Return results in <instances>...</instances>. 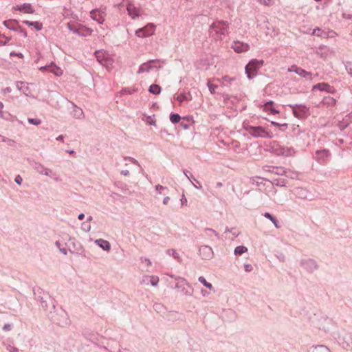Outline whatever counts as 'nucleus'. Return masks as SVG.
<instances>
[{"label":"nucleus","instance_id":"obj_16","mask_svg":"<svg viewBox=\"0 0 352 352\" xmlns=\"http://www.w3.org/2000/svg\"><path fill=\"white\" fill-rule=\"evenodd\" d=\"M32 167L38 173L41 175L50 176V173H52V170L50 168L45 167L42 164L39 162H34Z\"/></svg>","mask_w":352,"mask_h":352},{"label":"nucleus","instance_id":"obj_3","mask_svg":"<svg viewBox=\"0 0 352 352\" xmlns=\"http://www.w3.org/2000/svg\"><path fill=\"white\" fill-rule=\"evenodd\" d=\"M243 129L254 138H272L273 137L271 132L265 131L261 126H252L243 124Z\"/></svg>","mask_w":352,"mask_h":352},{"label":"nucleus","instance_id":"obj_10","mask_svg":"<svg viewBox=\"0 0 352 352\" xmlns=\"http://www.w3.org/2000/svg\"><path fill=\"white\" fill-rule=\"evenodd\" d=\"M275 153L278 155L290 157L295 154L296 151L292 146H278L276 148H275Z\"/></svg>","mask_w":352,"mask_h":352},{"label":"nucleus","instance_id":"obj_23","mask_svg":"<svg viewBox=\"0 0 352 352\" xmlns=\"http://www.w3.org/2000/svg\"><path fill=\"white\" fill-rule=\"evenodd\" d=\"M295 73L305 79L312 80V74L302 68H296Z\"/></svg>","mask_w":352,"mask_h":352},{"label":"nucleus","instance_id":"obj_54","mask_svg":"<svg viewBox=\"0 0 352 352\" xmlns=\"http://www.w3.org/2000/svg\"><path fill=\"white\" fill-rule=\"evenodd\" d=\"M277 170V172H276L277 174L279 175H286L287 177H289V175H287V172L282 168H276ZM291 178H294L292 176H290Z\"/></svg>","mask_w":352,"mask_h":352},{"label":"nucleus","instance_id":"obj_29","mask_svg":"<svg viewBox=\"0 0 352 352\" xmlns=\"http://www.w3.org/2000/svg\"><path fill=\"white\" fill-rule=\"evenodd\" d=\"M263 216L265 218L268 219L274 225V226L276 228H278L280 227V226L278 224V221L275 217H274L270 213L265 212L263 214Z\"/></svg>","mask_w":352,"mask_h":352},{"label":"nucleus","instance_id":"obj_18","mask_svg":"<svg viewBox=\"0 0 352 352\" xmlns=\"http://www.w3.org/2000/svg\"><path fill=\"white\" fill-rule=\"evenodd\" d=\"M332 322L328 318H322L318 320V327L324 331H329Z\"/></svg>","mask_w":352,"mask_h":352},{"label":"nucleus","instance_id":"obj_35","mask_svg":"<svg viewBox=\"0 0 352 352\" xmlns=\"http://www.w3.org/2000/svg\"><path fill=\"white\" fill-rule=\"evenodd\" d=\"M248 251V248L243 245H239L234 250L235 254H242Z\"/></svg>","mask_w":352,"mask_h":352},{"label":"nucleus","instance_id":"obj_46","mask_svg":"<svg viewBox=\"0 0 352 352\" xmlns=\"http://www.w3.org/2000/svg\"><path fill=\"white\" fill-rule=\"evenodd\" d=\"M272 124L275 126H277V127H279L280 130L282 131H285L287 129V124H279L276 122H274V121H272Z\"/></svg>","mask_w":352,"mask_h":352},{"label":"nucleus","instance_id":"obj_5","mask_svg":"<svg viewBox=\"0 0 352 352\" xmlns=\"http://www.w3.org/2000/svg\"><path fill=\"white\" fill-rule=\"evenodd\" d=\"M263 60H258L257 59L251 60L249 63L245 66V74L248 79H252L258 69L263 65Z\"/></svg>","mask_w":352,"mask_h":352},{"label":"nucleus","instance_id":"obj_20","mask_svg":"<svg viewBox=\"0 0 352 352\" xmlns=\"http://www.w3.org/2000/svg\"><path fill=\"white\" fill-rule=\"evenodd\" d=\"M3 25L9 30L12 31H18L19 29V25L18 21L13 19L6 20L3 21Z\"/></svg>","mask_w":352,"mask_h":352},{"label":"nucleus","instance_id":"obj_24","mask_svg":"<svg viewBox=\"0 0 352 352\" xmlns=\"http://www.w3.org/2000/svg\"><path fill=\"white\" fill-rule=\"evenodd\" d=\"M73 110H72V116L74 118L76 119H83L85 118L84 113L80 107H78L76 104H72Z\"/></svg>","mask_w":352,"mask_h":352},{"label":"nucleus","instance_id":"obj_55","mask_svg":"<svg viewBox=\"0 0 352 352\" xmlns=\"http://www.w3.org/2000/svg\"><path fill=\"white\" fill-rule=\"evenodd\" d=\"M208 87L209 89V91H210L211 94H214L215 92V89L217 88V86L210 83V82H208Z\"/></svg>","mask_w":352,"mask_h":352},{"label":"nucleus","instance_id":"obj_19","mask_svg":"<svg viewBox=\"0 0 352 352\" xmlns=\"http://www.w3.org/2000/svg\"><path fill=\"white\" fill-rule=\"evenodd\" d=\"M155 61H157V60H151L148 61L147 63H144L142 64L140 66L138 73L142 74L144 72H150L153 68L152 63Z\"/></svg>","mask_w":352,"mask_h":352},{"label":"nucleus","instance_id":"obj_51","mask_svg":"<svg viewBox=\"0 0 352 352\" xmlns=\"http://www.w3.org/2000/svg\"><path fill=\"white\" fill-rule=\"evenodd\" d=\"M225 232H231L234 237L238 236L239 234V232L234 231V228L230 229L228 227L226 228Z\"/></svg>","mask_w":352,"mask_h":352},{"label":"nucleus","instance_id":"obj_56","mask_svg":"<svg viewBox=\"0 0 352 352\" xmlns=\"http://www.w3.org/2000/svg\"><path fill=\"white\" fill-rule=\"evenodd\" d=\"M195 181L196 182V184L191 182L192 185L197 189H199V190L201 189L202 186L201 185L200 182L197 179H195Z\"/></svg>","mask_w":352,"mask_h":352},{"label":"nucleus","instance_id":"obj_11","mask_svg":"<svg viewBox=\"0 0 352 352\" xmlns=\"http://www.w3.org/2000/svg\"><path fill=\"white\" fill-rule=\"evenodd\" d=\"M199 254L204 260H210L213 257V250L208 245H201L199 248Z\"/></svg>","mask_w":352,"mask_h":352},{"label":"nucleus","instance_id":"obj_2","mask_svg":"<svg viewBox=\"0 0 352 352\" xmlns=\"http://www.w3.org/2000/svg\"><path fill=\"white\" fill-rule=\"evenodd\" d=\"M48 317L54 323L61 327L67 326L69 323L67 313L61 308L50 310Z\"/></svg>","mask_w":352,"mask_h":352},{"label":"nucleus","instance_id":"obj_26","mask_svg":"<svg viewBox=\"0 0 352 352\" xmlns=\"http://www.w3.org/2000/svg\"><path fill=\"white\" fill-rule=\"evenodd\" d=\"M309 352H331L329 349L324 345L313 346L310 348Z\"/></svg>","mask_w":352,"mask_h":352},{"label":"nucleus","instance_id":"obj_38","mask_svg":"<svg viewBox=\"0 0 352 352\" xmlns=\"http://www.w3.org/2000/svg\"><path fill=\"white\" fill-rule=\"evenodd\" d=\"M124 161H129L130 162H131L132 164H135L137 165L140 170H142V166H140V163L138 162V161L137 160H135V158L132 157H128V156H126V157H124Z\"/></svg>","mask_w":352,"mask_h":352},{"label":"nucleus","instance_id":"obj_62","mask_svg":"<svg viewBox=\"0 0 352 352\" xmlns=\"http://www.w3.org/2000/svg\"><path fill=\"white\" fill-rule=\"evenodd\" d=\"M267 111H270V113H272V114H278V113H279V111L276 110V109H274L273 107H270V108L268 107V109H267Z\"/></svg>","mask_w":352,"mask_h":352},{"label":"nucleus","instance_id":"obj_28","mask_svg":"<svg viewBox=\"0 0 352 352\" xmlns=\"http://www.w3.org/2000/svg\"><path fill=\"white\" fill-rule=\"evenodd\" d=\"M350 342H352V338L350 335H346L342 338H340V343L342 344V346L344 348L349 347Z\"/></svg>","mask_w":352,"mask_h":352},{"label":"nucleus","instance_id":"obj_36","mask_svg":"<svg viewBox=\"0 0 352 352\" xmlns=\"http://www.w3.org/2000/svg\"><path fill=\"white\" fill-rule=\"evenodd\" d=\"M204 231L207 236L209 237H210L211 235L213 234L217 239H219L220 238L219 234L212 228H206Z\"/></svg>","mask_w":352,"mask_h":352},{"label":"nucleus","instance_id":"obj_50","mask_svg":"<svg viewBox=\"0 0 352 352\" xmlns=\"http://www.w3.org/2000/svg\"><path fill=\"white\" fill-rule=\"evenodd\" d=\"M177 100H178L179 102H182L184 101L188 100V98L185 94H180L177 96L176 98Z\"/></svg>","mask_w":352,"mask_h":352},{"label":"nucleus","instance_id":"obj_21","mask_svg":"<svg viewBox=\"0 0 352 352\" xmlns=\"http://www.w3.org/2000/svg\"><path fill=\"white\" fill-rule=\"evenodd\" d=\"M126 10H127L128 14L133 19H135V18H137L140 16L139 10L131 3H129L127 5Z\"/></svg>","mask_w":352,"mask_h":352},{"label":"nucleus","instance_id":"obj_33","mask_svg":"<svg viewBox=\"0 0 352 352\" xmlns=\"http://www.w3.org/2000/svg\"><path fill=\"white\" fill-rule=\"evenodd\" d=\"M312 34L317 35L318 36L325 38L327 36L326 32L322 30L320 28H317L313 30Z\"/></svg>","mask_w":352,"mask_h":352},{"label":"nucleus","instance_id":"obj_40","mask_svg":"<svg viewBox=\"0 0 352 352\" xmlns=\"http://www.w3.org/2000/svg\"><path fill=\"white\" fill-rule=\"evenodd\" d=\"M138 91V89L136 88H134V87H131V88H125V89H123L121 91H120V94H134L135 92H136Z\"/></svg>","mask_w":352,"mask_h":352},{"label":"nucleus","instance_id":"obj_64","mask_svg":"<svg viewBox=\"0 0 352 352\" xmlns=\"http://www.w3.org/2000/svg\"><path fill=\"white\" fill-rule=\"evenodd\" d=\"M345 122H352V112L346 115L344 118Z\"/></svg>","mask_w":352,"mask_h":352},{"label":"nucleus","instance_id":"obj_44","mask_svg":"<svg viewBox=\"0 0 352 352\" xmlns=\"http://www.w3.org/2000/svg\"><path fill=\"white\" fill-rule=\"evenodd\" d=\"M81 228L83 231L88 232L91 230V224L87 221H85L81 224Z\"/></svg>","mask_w":352,"mask_h":352},{"label":"nucleus","instance_id":"obj_22","mask_svg":"<svg viewBox=\"0 0 352 352\" xmlns=\"http://www.w3.org/2000/svg\"><path fill=\"white\" fill-rule=\"evenodd\" d=\"M95 243L103 250L109 251L111 249V244L107 240L102 239H96Z\"/></svg>","mask_w":352,"mask_h":352},{"label":"nucleus","instance_id":"obj_58","mask_svg":"<svg viewBox=\"0 0 352 352\" xmlns=\"http://www.w3.org/2000/svg\"><path fill=\"white\" fill-rule=\"evenodd\" d=\"M149 280H150V276H143L142 280V283L148 285V284H149Z\"/></svg>","mask_w":352,"mask_h":352},{"label":"nucleus","instance_id":"obj_15","mask_svg":"<svg viewBox=\"0 0 352 352\" xmlns=\"http://www.w3.org/2000/svg\"><path fill=\"white\" fill-rule=\"evenodd\" d=\"M39 301L41 304V307L45 310V311L47 314L49 316V311L50 310H54L55 309V305H54V301L53 299H51L49 297V301L44 300L43 297H41L39 298Z\"/></svg>","mask_w":352,"mask_h":352},{"label":"nucleus","instance_id":"obj_59","mask_svg":"<svg viewBox=\"0 0 352 352\" xmlns=\"http://www.w3.org/2000/svg\"><path fill=\"white\" fill-rule=\"evenodd\" d=\"M14 182H16V184H17L18 185H21L22 182H23V179L22 177L18 175L15 177V179H14Z\"/></svg>","mask_w":352,"mask_h":352},{"label":"nucleus","instance_id":"obj_37","mask_svg":"<svg viewBox=\"0 0 352 352\" xmlns=\"http://www.w3.org/2000/svg\"><path fill=\"white\" fill-rule=\"evenodd\" d=\"M198 280L203 284L205 287L207 288L212 289H213V287L211 283L206 281V278L204 276H199L198 278Z\"/></svg>","mask_w":352,"mask_h":352},{"label":"nucleus","instance_id":"obj_61","mask_svg":"<svg viewBox=\"0 0 352 352\" xmlns=\"http://www.w3.org/2000/svg\"><path fill=\"white\" fill-rule=\"evenodd\" d=\"M16 32H19L24 38H25L27 36L26 32L24 30H23L20 26H19V29H18V31H16Z\"/></svg>","mask_w":352,"mask_h":352},{"label":"nucleus","instance_id":"obj_47","mask_svg":"<svg viewBox=\"0 0 352 352\" xmlns=\"http://www.w3.org/2000/svg\"><path fill=\"white\" fill-rule=\"evenodd\" d=\"M28 122L31 124L39 125L41 123V121L37 118H29Z\"/></svg>","mask_w":352,"mask_h":352},{"label":"nucleus","instance_id":"obj_31","mask_svg":"<svg viewBox=\"0 0 352 352\" xmlns=\"http://www.w3.org/2000/svg\"><path fill=\"white\" fill-rule=\"evenodd\" d=\"M235 80L234 78H230L228 76H226L222 78L221 83L223 87H228L232 84V82Z\"/></svg>","mask_w":352,"mask_h":352},{"label":"nucleus","instance_id":"obj_9","mask_svg":"<svg viewBox=\"0 0 352 352\" xmlns=\"http://www.w3.org/2000/svg\"><path fill=\"white\" fill-rule=\"evenodd\" d=\"M155 30V25L153 23H148L144 28H140L135 31V35L140 38H145L153 35Z\"/></svg>","mask_w":352,"mask_h":352},{"label":"nucleus","instance_id":"obj_13","mask_svg":"<svg viewBox=\"0 0 352 352\" xmlns=\"http://www.w3.org/2000/svg\"><path fill=\"white\" fill-rule=\"evenodd\" d=\"M232 48L236 53H242L248 51L250 50V45L248 43L236 41L233 42Z\"/></svg>","mask_w":352,"mask_h":352},{"label":"nucleus","instance_id":"obj_63","mask_svg":"<svg viewBox=\"0 0 352 352\" xmlns=\"http://www.w3.org/2000/svg\"><path fill=\"white\" fill-rule=\"evenodd\" d=\"M273 103H274V102H273V101H272V100H270V101L266 102L264 104V105H263V110H264V111H267V109H268V105H270V104L271 105V104H272Z\"/></svg>","mask_w":352,"mask_h":352},{"label":"nucleus","instance_id":"obj_14","mask_svg":"<svg viewBox=\"0 0 352 352\" xmlns=\"http://www.w3.org/2000/svg\"><path fill=\"white\" fill-rule=\"evenodd\" d=\"M39 69L41 71L47 70L49 72L53 73L56 76H60L63 74V70L54 64V63H51V64L48 65L42 66Z\"/></svg>","mask_w":352,"mask_h":352},{"label":"nucleus","instance_id":"obj_39","mask_svg":"<svg viewBox=\"0 0 352 352\" xmlns=\"http://www.w3.org/2000/svg\"><path fill=\"white\" fill-rule=\"evenodd\" d=\"M181 120V117L178 113H173L170 116V120L172 123L176 124L179 122Z\"/></svg>","mask_w":352,"mask_h":352},{"label":"nucleus","instance_id":"obj_45","mask_svg":"<svg viewBox=\"0 0 352 352\" xmlns=\"http://www.w3.org/2000/svg\"><path fill=\"white\" fill-rule=\"evenodd\" d=\"M273 185L278 186H285L286 184V181L285 179H274L272 182Z\"/></svg>","mask_w":352,"mask_h":352},{"label":"nucleus","instance_id":"obj_25","mask_svg":"<svg viewBox=\"0 0 352 352\" xmlns=\"http://www.w3.org/2000/svg\"><path fill=\"white\" fill-rule=\"evenodd\" d=\"M16 88L21 91L25 96H29L30 90L27 84L23 82H16Z\"/></svg>","mask_w":352,"mask_h":352},{"label":"nucleus","instance_id":"obj_6","mask_svg":"<svg viewBox=\"0 0 352 352\" xmlns=\"http://www.w3.org/2000/svg\"><path fill=\"white\" fill-rule=\"evenodd\" d=\"M300 266L307 273H314L318 269L317 262L312 258H302L300 261Z\"/></svg>","mask_w":352,"mask_h":352},{"label":"nucleus","instance_id":"obj_52","mask_svg":"<svg viewBox=\"0 0 352 352\" xmlns=\"http://www.w3.org/2000/svg\"><path fill=\"white\" fill-rule=\"evenodd\" d=\"M347 72L352 76V63L348 62L345 65Z\"/></svg>","mask_w":352,"mask_h":352},{"label":"nucleus","instance_id":"obj_41","mask_svg":"<svg viewBox=\"0 0 352 352\" xmlns=\"http://www.w3.org/2000/svg\"><path fill=\"white\" fill-rule=\"evenodd\" d=\"M159 278L156 276H150L149 283L154 287H156L159 283Z\"/></svg>","mask_w":352,"mask_h":352},{"label":"nucleus","instance_id":"obj_32","mask_svg":"<svg viewBox=\"0 0 352 352\" xmlns=\"http://www.w3.org/2000/svg\"><path fill=\"white\" fill-rule=\"evenodd\" d=\"M323 103L327 106H334L336 103V100L331 96H327L324 98Z\"/></svg>","mask_w":352,"mask_h":352},{"label":"nucleus","instance_id":"obj_30","mask_svg":"<svg viewBox=\"0 0 352 352\" xmlns=\"http://www.w3.org/2000/svg\"><path fill=\"white\" fill-rule=\"evenodd\" d=\"M148 91L155 95H157L161 92V87L158 85L153 84L149 87Z\"/></svg>","mask_w":352,"mask_h":352},{"label":"nucleus","instance_id":"obj_48","mask_svg":"<svg viewBox=\"0 0 352 352\" xmlns=\"http://www.w3.org/2000/svg\"><path fill=\"white\" fill-rule=\"evenodd\" d=\"M166 189H167V188L166 186H163L160 185V184H157V185L155 186V190L159 194H162L163 191L164 190H166Z\"/></svg>","mask_w":352,"mask_h":352},{"label":"nucleus","instance_id":"obj_60","mask_svg":"<svg viewBox=\"0 0 352 352\" xmlns=\"http://www.w3.org/2000/svg\"><path fill=\"white\" fill-rule=\"evenodd\" d=\"M3 37L4 38H6V41L5 42H2V40L0 39V45H6L8 43V42L10 41L11 38L10 37H8V36H3Z\"/></svg>","mask_w":352,"mask_h":352},{"label":"nucleus","instance_id":"obj_7","mask_svg":"<svg viewBox=\"0 0 352 352\" xmlns=\"http://www.w3.org/2000/svg\"><path fill=\"white\" fill-rule=\"evenodd\" d=\"M291 192L296 199H313L314 195L307 188L302 187H296L291 190Z\"/></svg>","mask_w":352,"mask_h":352},{"label":"nucleus","instance_id":"obj_43","mask_svg":"<svg viewBox=\"0 0 352 352\" xmlns=\"http://www.w3.org/2000/svg\"><path fill=\"white\" fill-rule=\"evenodd\" d=\"M6 349L9 352H19V349L11 344H3Z\"/></svg>","mask_w":352,"mask_h":352},{"label":"nucleus","instance_id":"obj_8","mask_svg":"<svg viewBox=\"0 0 352 352\" xmlns=\"http://www.w3.org/2000/svg\"><path fill=\"white\" fill-rule=\"evenodd\" d=\"M288 106L292 108L294 116L298 118H302L309 115V108L305 105L299 104H289Z\"/></svg>","mask_w":352,"mask_h":352},{"label":"nucleus","instance_id":"obj_53","mask_svg":"<svg viewBox=\"0 0 352 352\" xmlns=\"http://www.w3.org/2000/svg\"><path fill=\"white\" fill-rule=\"evenodd\" d=\"M32 26H34V28L36 30H41L43 28V25H42V23L38 22V21H34L33 22V24Z\"/></svg>","mask_w":352,"mask_h":352},{"label":"nucleus","instance_id":"obj_57","mask_svg":"<svg viewBox=\"0 0 352 352\" xmlns=\"http://www.w3.org/2000/svg\"><path fill=\"white\" fill-rule=\"evenodd\" d=\"M153 307H154L155 310L157 311V312H160L162 311V309H163V306L159 303L155 304L153 305Z\"/></svg>","mask_w":352,"mask_h":352},{"label":"nucleus","instance_id":"obj_27","mask_svg":"<svg viewBox=\"0 0 352 352\" xmlns=\"http://www.w3.org/2000/svg\"><path fill=\"white\" fill-rule=\"evenodd\" d=\"M18 10L24 13H33L34 9L31 4L23 3L21 6H17Z\"/></svg>","mask_w":352,"mask_h":352},{"label":"nucleus","instance_id":"obj_17","mask_svg":"<svg viewBox=\"0 0 352 352\" xmlns=\"http://www.w3.org/2000/svg\"><path fill=\"white\" fill-rule=\"evenodd\" d=\"M313 89H318L320 91H324L327 93L333 94L336 92V89L333 86L329 85L327 83L322 82L318 83L313 86Z\"/></svg>","mask_w":352,"mask_h":352},{"label":"nucleus","instance_id":"obj_34","mask_svg":"<svg viewBox=\"0 0 352 352\" xmlns=\"http://www.w3.org/2000/svg\"><path fill=\"white\" fill-rule=\"evenodd\" d=\"M166 254L170 256H173L174 258L177 260L178 261H181V258L179 255V254L177 252L176 250L175 249H170L166 251Z\"/></svg>","mask_w":352,"mask_h":352},{"label":"nucleus","instance_id":"obj_1","mask_svg":"<svg viewBox=\"0 0 352 352\" xmlns=\"http://www.w3.org/2000/svg\"><path fill=\"white\" fill-rule=\"evenodd\" d=\"M230 24L223 20L214 21L208 28L209 36L216 41H222V36L228 34Z\"/></svg>","mask_w":352,"mask_h":352},{"label":"nucleus","instance_id":"obj_42","mask_svg":"<svg viewBox=\"0 0 352 352\" xmlns=\"http://www.w3.org/2000/svg\"><path fill=\"white\" fill-rule=\"evenodd\" d=\"M67 27H68L69 30L71 32H72L73 33H74L76 34H78V35H80V36H85V34H81L80 32V30L79 29H78L77 28L72 25L71 24L68 23Z\"/></svg>","mask_w":352,"mask_h":352},{"label":"nucleus","instance_id":"obj_4","mask_svg":"<svg viewBox=\"0 0 352 352\" xmlns=\"http://www.w3.org/2000/svg\"><path fill=\"white\" fill-rule=\"evenodd\" d=\"M95 56L100 64L108 69L112 68L113 60L107 52L102 50H97L95 52Z\"/></svg>","mask_w":352,"mask_h":352},{"label":"nucleus","instance_id":"obj_12","mask_svg":"<svg viewBox=\"0 0 352 352\" xmlns=\"http://www.w3.org/2000/svg\"><path fill=\"white\" fill-rule=\"evenodd\" d=\"M91 17L93 20L97 21L99 24H102L104 21L106 14L102 10H93L91 12Z\"/></svg>","mask_w":352,"mask_h":352},{"label":"nucleus","instance_id":"obj_49","mask_svg":"<svg viewBox=\"0 0 352 352\" xmlns=\"http://www.w3.org/2000/svg\"><path fill=\"white\" fill-rule=\"evenodd\" d=\"M0 137L1 138V140L3 142H7L10 146H13L14 145V141L13 140L1 136V135Z\"/></svg>","mask_w":352,"mask_h":352}]
</instances>
